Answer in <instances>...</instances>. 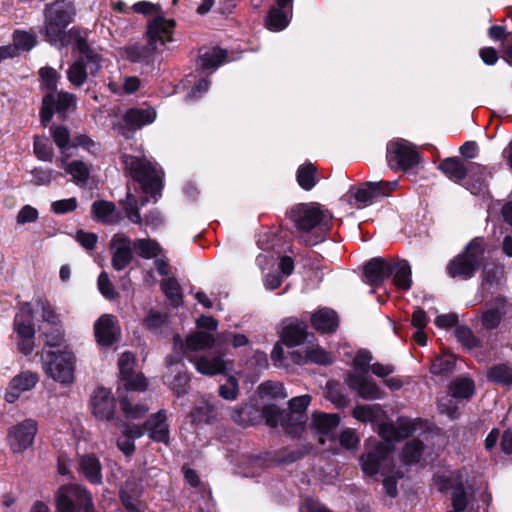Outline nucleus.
I'll list each match as a JSON object with an SVG mask.
<instances>
[{
    "label": "nucleus",
    "mask_w": 512,
    "mask_h": 512,
    "mask_svg": "<svg viewBox=\"0 0 512 512\" xmlns=\"http://www.w3.org/2000/svg\"><path fill=\"white\" fill-rule=\"evenodd\" d=\"M371 427L378 431L383 442L378 443L373 449L368 450L360 458L362 470L365 474L373 476L381 473L384 476L383 486L390 497L397 495L398 478L403 477V472L396 468L392 452L393 443L398 442L417 430L416 425L421 418H368Z\"/></svg>",
    "instance_id": "nucleus-1"
},
{
    "label": "nucleus",
    "mask_w": 512,
    "mask_h": 512,
    "mask_svg": "<svg viewBox=\"0 0 512 512\" xmlns=\"http://www.w3.org/2000/svg\"><path fill=\"white\" fill-rule=\"evenodd\" d=\"M122 163L129 175L140 183L146 194L154 195L161 188L162 173L157 163L145 155H122Z\"/></svg>",
    "instance_id": "nucleus-2"
},
{
    "label": "nucleus",
    "mask_w": 512,
    "mask_h": 512,
    "mask_svg": "<svg viewBox=\"0 0 512 512\" xmlns=\"http://www.w3.org/2000/svg\"><path fill=\"white\" fill-rule=\"evenodd\" d=\"M175 22L172 19H165L161 16L155 17L149 24L147 29L148 44L146 47L136 45L129 46L125 49L126 57L132 62H139L148 55L164 46L166 42L172 40V30Z\"/></svg>",
    "instance_id": "nucleus-3"
},
{
    "label": "nucleus",
    "mask_w": 512,
    "mask_h": 512,
    "mask_svg": "<svg viewBox=\"0 0 512 512\" xmlns=\"http://www.w3.org/2000/svg\"><path fill=\"white\" fill-rule=\"evenodd\" d=\"M41 359L43 370L54 381L62 385L74 382L75 355L72 351L43 349Z\"/></svg>",
    "instance_id": "nucleus-4"
},
{
    "label": "nucleus",
    "mask_w": 512,
    "mask_h": 512,
    "mask_svg": "<svg viewBox=\"0 0 512 512\" xmlns=\"http://www.w3.org/2000/svg\"><path fill=\"white\" fill-rule=\"evenodd\" d=\"M45 16V34L50 43L63 46L73 40V38L69 36L70 40L66 41L65 33V28L72 21L74 16V8L70 3L62 1L50 5L46 9Z\"/></svg>",
    "instance_id": "nucleus-5"
},
{
    "label": "nucleus",
    "mask_w": 512,
    "mask_h": 512,
    "mask_svg": "<svg viewBox=\"0 0 512 512\" xmlns=\"http://www.w3.org/2000/svg\"><path fill=\"white\" fill-rule=\"evenodd\" d=\"M291 221L299 231L309 232L316 229L321 235L329 230L332 216L317 204H298L289 213Z\"/></svg>",
    "instance_id": "nucleus-6"
},
{
    "label": "nucleus",
    "mask_w": 512,
    "mask_h": 512,
    "mask_svg": "<svg viewBox=\"0 0 512 512\" xmlns=\"http://www.w3.org/2000/svg\"><path fill=\"white\" fill-rule=\"evenodd\" d=\"M483 257V241L476 238L467 245L463 253L457 255L448 263L447 273L452 278L467 280L475 274Z\"/></svg>",
    "instance_id": "nucleus-7"
},
{
    "label": "nucleus",
    "mask_w": 512,
    "mask_h": 512,
    "mask_svg": "<svg viewBox=\"0 0 512 512\" xmlns=\"http://www.w3.org/2000/svg\"><path fill=\"white\" fill-rule=\"evenodd\" d=\"M57 508L60 512H94L91 494L86 488L77 485H63L58 489L56 496Z\"/></svg>",
    "instance_id": "nucleus-8"
},
{
    "label": "nucleus",
    "mask_w": 512,
    "mask_h": 512,
    "mask_svg": "<svg viewBox=\"0 0 512 512\" xmlns=\"http://www.w3.org/2000/svg\"><path fill=\"white\" fill-rule=\"evenodd\" d=\"M386 158L391 168L398 167L403 170L414 167L419 161L414 145L399 138L388 143Z\"/></svg>",
    "instance_id": "nucleus-9"
},
{
    "label": "nucleus",
    "mask_w": 512,
    "mask_h": 512,
    "mask_svg": "<svg viewBox=\"0 0 512 512\" xmlns=\"http://www.w3.org/2000/svg\"><path fill=\"white\" fill-rule=\"evenodd\" d=\"M37 429V423L32 418H27L11 427L7 441L12 452L22 453L28 449L33 444Z\"/></svg>",
    "instance_id": "nucleus-10"
},
{
    "label": "nucleus",
    "mask_w": 512,
    "mask_h": 512,
    "mask_svg": "<svg viewBox=\"0 0 512 512\" xmlns=\"http://www.w3.org/2000/svg\"><path fill=\"white\" fill-rule=\"evenodd\" d=\"M75 105V96L71 93L60 91L57 96L47 93L42 100L40 111L41 122L46 126L53 117L54 110L65 117L68 109Z\"/></svg>",
    "instance_id": "nucleus-11"
},
{
    "label": "nucleus",
    "mask_w": 512,
    "mask_h": 512,
    "mask_svg": "<svg viewBox=\"0 0 512 512\" xmlns=\"http://www.w3.org/2000/svg\"><path fill=\"white\" fill-rule=\"evenodd\" d=\"M345 382L351 390L363 399L376 400L384 397V391L367 374L349 371L346 374Z\"/></svg>",
    "instance_id": "nucleus-12"
},
{
    "label": "nucleus",
    "mask_w": 512,
    "mask_h": 512,
    "mask_svg": "<svg viewBox=\"0 0 512 512\" xmlns=\"http://www.w3.org/2000/svg\"><path fill=\"white\" fill-rule=\"evenodd\" d=\"M111 264L112 267L121 271L124 270L133 258V243L124 233H116L110 240Z\"/></svg>",
    "instance_id": "nucleus-13"
},
{
    "label": "nucleus",
    "mask_w": 512,
    "mask_h": 512,
    "mask_svg": "<svg viewBox=\"0 0 512 512\" xmlns=\"http://www.w3.org/2000/svg\"><path fill=\"white\" fill-rule=\"evenodd\" d=\"M136 358L131 352H124L118 360L121 380L128 390L143 391L147 387L146 379L134 372Z\"/></svg>",
    "instance_id": "nucleus-14"
},
{
    "label": "nucleus",
    "mask_w": 512,
    "mask_h": 512,
    "mask_svg": "<svg viewBox=\"0 0 512 512\" xmlns=\"http://www.w3.org/2000/svg\"><path fill=\"white\" fill-rule=\"evenodd\" d=\"M397 185V181L366 182L356 189L354 197L358 203L366 206L379 197L387 196Z\"/></svg>",
    "instance_id": "nucleus-15"
},
{
    "label": "nucleus",
    "mask_w": 512,
    "mask_h": 512,
    "mask_svg": "<svg viewBox=\"0 0 512 512\" xmlns=\"http://www.w3.org/2000/svg\"><path fill=\"white\" fill-rule=\"evenodd\" d=\"M94 333L100 345H112L120 335L116 317L110 314L102 315L94 324Z\"/></svg>",
    "instance_id": "nucleus-16"
},
{
    "label": "nucleus",
    "mask_w": 512,
    "mask_h": 512,
    "mask_svg": "<svg viewBox=\"0 0 512 512\" xmlns=\"http://www.w3.org/2000/svg\"><path fill=\"white\" fill-rule=\"evenodd\" d=\"M38 380V375L30 371L16 375L9 383L5 400L9 403L15 402L23 392L31 390L38 383Z\"/></svg>",
    "instance_id": "nucleus-17"
},
{
    "label": "nucleus",
    "mask_w": 512,
    "mask_h": 512,
    "mask_svg": "<svg viewBox=\"0 0 512 512\" xmlns=\"http://www.w3.org/2000/svg\"><path fill=\"white\" fill-rule=\"evenodd\" d=\"M90 407L94 416H113L115 412V399L109 389L96 388L90 399Z\"/></svg>",
    "instance_id": "nucleus-18"
},
{
    "label": "nucleus",
    "mask_w": 512,
    "mask_h": 512,
    "mask_svg": "<svg viewBox=\"0 0 512 512\" xmlns=\"http://www.w3.org/2000/svg\"><path fill=\"white\" fill-rule=\"evenodd\" d=\"M70 37L73 38L76 49L83 55L81 59L86 61L90 73L95 75L102 67L100 54L77 32L70 31Z\"/></svg>",
    "instance_id": "nucleus-19"
},
{
    "label": "nucleus",
    "mask_w": 512,
    "mask_h": 512,
    "mask_svg": "<svg viewBox=\"0 0 512 512\" xmlns=\"http://www.w3.org/2000/svg\"><path fill=\"white\" fill-rule=\"evenodd\" d=\"M33 316V304L29 302L21 303L19 311L14 318V330L18 337L35 335Z\"/></svg>",
    "instance_id": "nucleus-20"
},
{
    "label": "nucleus",
    "mask_w": 512,
    "mask_h": 512,
    "mask_svg": "<svg viewBox=\"0 0 512 512\" xmlns=\"http://www.w3.org/2000/svg\"><path fill=\"white\" fill-rule=\"evenodd\" d=\"M57 164L60 168L71 175L72 180L78 186H85L90 177L89 166L81 160L68 161L67 157H60L57 159Z\"/></svg>",
    "instance_id": "nucleus-21"
},
{
    "label": "nucleus",
    "mask_w": 512,
    "mask_h": 512,
    "mask_svg": "<svg viewBox=\"0 0 512 512\" xmlns=\"http://www.w3.org/2000/svg\"><path fill=\"white\" fill-rule=\"evenodd\" d=\"M468 174L471 178V183L468 189L472 194H483L487 191V181L492 178V172L487 167L477 163L469 164Z\"/></svg>",
    "instance_id": "nucleus-22"
},
{
    "label": "nucleus",
    "mask_w": 512,
    "mask_h": 512,
    "mask_svg": "<svg viewBox=\"0 0 512 512\" xmlns=\"http://www.w3.org/2000/svg\"><path fill=\"white\" fill-rule=\"evenodd\" d=\"M190 361L194 363L196 370L203 375L215 376L224 373L226 370V362L220 355L193 357L190 358Z\"/></svg>",
    "instance_id": "nucleus-23"
},
{
    "label": "nucleus",
    "mask_w": 512,
    "mask_h": 512,
    "mask_svg": "<svg viewBox=\"0 0 512 512\" xmlns=\"http://www.w3.org/2000/svg\"><path fill=\"white\" fill-rule=\"evenodd\" d=\"M366 282L379 285L389 275V265L382 258L371 259L364 267Z\"/></svg>",
    "instance_id": "nucleus-24"
},
{
    "label": "nucleus",
    "mask_w": 512,
    "mask_h": 512,
    "mask_svg": "<svg viewBox=\"0 0 512 512\" xmlns=\"http://www.w3.org/2000/svg\"><path fill=\"white\" fill-rule=\"evenodd\" d=\"M506 300L503 297H497L492 303L488 304L486 311L482 314L481 322L486 329L496 328L505 311Z\"/></svg>",
    "instance_id": "nucleus-25"
},
{
    "label": "nucleus",
    "mask_w": 512,
    "mask_h": 512,
    "mask_svg": "<svg viewBox=\"0 0 512 512\" xmlns=\"http://www.w3.org/2000/svg\"><path fill=\"white\" fill-rule=\"evenodd\" d=\"M313 327L322 333H331L338 327V317L335 311L323 308L311 316Z\"/></svg>",
    "instance_id": "nucleus-26"
},
{
    "label": "nucleus",
    "mask_w": 512,
    "mask_h": 512,
    "mask_svg": "<svg viewBox=\"0 0 512 512\" xmlns=\"http://www.w3.org/2000/svg\"><path fill=\"white\" fill-rule=\"evenodd\" d=\"M156 118V111L151 108H131L123 116L126 125L132 128H141L151 124Z\"/></svg>",
    "instance_id": "nucleus-27"
},
{
    "label": "nucleus",
    "mask_w": 512,
    "mask_h": 512,
    "mask_svg": "<svg viewBox=\"0 0 512 512\" xmlns=\"http://www.w3.org/2000/svg\"><path fill=\"white\" fill-rule=\"evenodd\" d=\"M265 425L275 428L280 425L285 434L290 437H300L305 431L306 425L301 418H264Z\"/></svg>",
    "instance_id": "nucleus-28"
},
{
    "label": "nucleus",
    "mask_w": 512,
    "mask_h": 512,
    "mask_svg": "<svg viewBox=\"0 0 512 512\" xmlns=\"http://www.w3.org/2000/svg\"><path fill=\"white\" fill-rule=\"evenodd\" d=\"M80 471L85 478L92 484H100L102 482V467L99 459L92 454L81 457Z\"/></svg>",
    "instance_id": "nucleus-29"
},
{
    "label": "nucleus",
    "mask_w": 512,
    "mask_h": 512,
    "mask_svg": "<svg viewBox=\"0 0 512 512\" xmlns=\"http://www.w3.org/2000/svg\"><path fill=\"white\" fill-rule=\"evenodd\" d=\"M312 429L318 436L321 444L326 440L333 439L336 435V429L339 425L340 418H312Z\"/></svg>",
    "instance_id": "nucleus-30"
},
{
    "label": "nucleus",
    "mask_w": 512,
    "mask_h": 512,
    "mask_svg": "<svg viewBox=\"0 0 512 512\" xmlns=\"http://www.w3.org/2000/svg\"><path fill=\"white\" fill-rule=\"evenodd\" d=\"M92 214L97 221L105 224H116L121 219L115 205L109 201H95L92 204Z\"/></svg>",
    "instance_id": "nucleus-31"
},
{
    "label": "nucleus",
    "mask_w": 512,
    "mask_h": 512,
    "mask_svg": "<svg viewBox=\"0 0 512 512\" xmlns=\"http://www.w3.org/2000/svg\"><path fill=\"white\" fill-rule=\"evenodd\" d=\"M439 169L452 181L460 182L468 175L469 166L467 167L459 158L451 157L444 159Z\"/></svg>",
    "instance_id": "nucleus-32"
},
{
    "label": "nucleus",
    "mask_w": 512,
    "mask_h": 512,
    "mask_svg": "<svg viewBox=\"0 0 512 512\" xmlns=\"http://www.w3.org/2000/svg\"><path fill=\"white\" fill-rule=\"evenodd\" d=\"M304 358L299 356V359H294L296 363L300 364L302 362H312L319 365H328L331 364L333 358L330 353H328L325 349L320 347L317 344H309L303 349Z\"/></svg>",
    "instance_id": "nucleus-33"
},
{
    "label": "nucleus",
    "mask_w": 512,
    "mask_h": 512,
    "mask_svg": "<svg viewBox=\"0 0 512 512\" xmlns=\"http://www.w3.org/2000/svg\"><path fill=\"white\" fill-rule=\"evenodd\" d=\"M389 274H393V282L398 288L402 290L411 288V267L406 260L389 265Z\"/></svg>",
    "instance_id": "nucleus-34"
},
{
    "label": "nucleus",
    "mask_w": 512,
    "mask_h": 512,
    "mask_svg": "<svg viewBox=\"0 0 512 512\" xmlns=\"http://www.w3.org/2000/svg\"><path fill=\"white\" fill-rule=\"evenodd\" d=\"M146 432L152 440L166 443L169 439L166 418H147Z\"/></svg>",
    "instance_id": "nucleus-35"
},
{
    "label": "nucleus",
    "mask_w": 512,
    "mask_h": 512,
    "mask_svg": "<svg viewBox=\"0 0 512 512\" xmlns=\"http://www.w3.org/2000/svg\"><path fill=\"white\" fill-rule=\"evenodd\" d=\"M215 341L216 340L210 333L197 331L190 334L186 338V343L184 344V347L188 351L196 352L211 348L214 345Z\"/></svg>",
    "instance_id": "nucleus-36"
},
{
    "label": "nucleus",
    "mask_w": 512,
    "mask_h": 512,
    "mask_svg": "<svg viewBox=\"0 0 512 512\" xmlns=\"http://www.w3.org/2000/svg\"><path fill=\"white\" fill-rule=\"evenodd\" d=\"M39 333L45 345L50 348L60 347L64 342V335L59 325L41 324Z\"/></svg>",
    "instance_id": "nucleus-37"
},
{
    "label": "nucleus",
    "mask_w": 512,
    "mask_h": 512,
    "mask_svg": "<svg viewBox=\"0 0 512 512\" xmlns=\"http://www.w3.org/2000/svg\"><path fill=\"white\" fill-rule=\"evenodd\" d=\"M424 452L422 441L413 439L407 442L402 450L401 459L404 464H417L420 462Z\"/></svg>",
    "instance_id": "nucleus-38"
},
{
    "label": "nucleus",
    "mask_w": 512,
    "mask_h": 512,
    "mask_svg": "<svg viewBox=\"0 0 512 512\" xmlns=\"http://www.w3.org/2000/svg\"><path fill=\"white\" fill-rule=\"evenodd\" d=\"M306 327L303 324L288 325L282 331V340L288 346L300 345L306 338Z\"/></svg>",
    "instance_id": "nucleus-39"
},
{
    "label": "nucleus",
    "mask_w": 512,
    "mask_h": 512,
    "mask_svg": "<svg viewBox=\"0 0 512 512\" xmlns=\"http://www.w3.org/2000/svg\"><path fill=\"white\" fill-rule=\"evenodd\" d=\"M257 393L261 398L284 399L288 396L283 383L271 380L261 383L257 387Z\"/></svg>",
    "instance_id": "nucleus-40"
},
{
    "label": "nucleus",
    "mask_w": 512,
    "mask_h": 512,
    "mask_svg": "<svg viewBox=\"0 0 512 512\" xmlns=\"http://www.w3.org/2000/svg\"><path fill=\"white\" fill-rule=\"evenodd\" d=\"M133 247L141 257L146 259L156 258L162 252L160 245L151 239H137L133 242Z\"/></svg>",
    "instance_id": "nucleus-41"
},
{
    "label": "nucleus",
    "mask_w": 512,
    "mask_h": 512,
    "mask_svg": "<svg viewBox=\"0 0 512 512\" xmlns=\"http://www.w3.org/2000/svg\"><path fill=\"white\" fill-rule=\"evenodd\" d=\"M226 58V52L220 48H211L200 55L202 69H216Z\"/></svg>",
    "instance_id": "nucleus-42"
},
{
    "label": "nucleus",
    "mask_w": 512,
    "mask_h": 512,
    "mask_svg": "<svg viewBox=\"0 0 512 512\" xmlns=\"http://www.w3.org/2000/svg\"><path fill=\"white\" fill-rule=\"evenodd\" d=\"M316 167L312 163L301 165L297 170V182L304 190H311L315 185Z\"/></svg>",
    "instance_id": "nucleus-43"
},
{
    "label": "nucleus",
    "mask_w": 512,
    "mask_h": 512,
    "mask_svg": "<svg viewBox=\"0 0 512 512\" xmlns=\"http://www.w3.org/2000/svg\"><path fill=\"white\" fill-rule=\"evenodd\" d=\"M449 391L459 400L466 399L473 395L474 383L469 378L460 377L451 383Z\"/></svg>",
    "instance_id": "nucleus-44"
},
{
    "label": "nucleus",
    "mask_w": 512,
    "mask_h": 512,
    "mask_svg": "<svg viewBox=\"0 0 512 512\" xmlns=\"http://www.w3.org/2000/svg\"><path fill=\"white\" fill-rule=\"evenodd\" d=\"M289 20L290 15L288 12L278 8H271L266 19V25L270 30L281 31L288 25Z\"/></svg>",
    "instance_id": "nucleus-45"
},
{
    "label": "nucleus",
    "mask_w": 512,
    "mask_h": 512,
    "mask_svg": "<svg viewBox=\"0 0 512 512\" xmlns=\"http://www.w3.org/2000/svg\"><path fill=\"white\" fill-rule=\"evenodd\" d=\"M87 76L88 73L83 59L74 62L67 70V78L75 87H81L86 82Z\"/></svg>",
    "instance_id": "nucleus-46"
},
{
    "label": "nucleus",
    "mask_w": 512,
    "mask_h": 512,
    "mask_svg": "<svg viewBox=\"0 0 512 512\" xmlns=\"http://www.w3.org/2000/svg\"><path fill=\"white\" fill-rule=\"evenodd\" d=\"M488 378L502 385L512 384V366L499 364L492 367L488 372Z\"/></svg>",
    "instance_id": "nucleus-47"
},
{
    "label": "nucleus",
    "mask_w": 512,
    "mask_h": 512,
    "mask_svg": "<svg viewBox=\"0 0 512 512\" xmlns=\"http://www.w3.org/2000/svg\"><path fill=\"white\" fill-rule=\"evenodd\" d=\"M460 401L450 391L438 399V409L442 414L451 416L458 412Z\"/></svg>",
    "instance_id": "nucleus-48"
},
{
    "label": "nucleus",
    "mask_w": 512,
    "mask_h": 512,
    "mask_svg": "<svg viewBox=\"0 0 512 512\" xmlns=\"http://www.w3.org/2000/svg\"><path fill=\"white\" fill-rule=\"evenodd\" d=\"M373 356L368 350H359L353 358L352 366L358 374H367L370 371Z\"/></svg>",
    "instance_id": "nucleus-49"
},
{
    "label": "nucleus",
    "mask_w": 512,
    "mask_h": 512,
    "mask_svg": "<svg viewBox=\"0 0 512 512\" xmlns=\"http://www.w3.org/2000/svg\"><path fill=\"white\" fill-rule=\"evenodd\" d=\"M326 397L336 408L341 409L347 405V398L342 393L339 384L329 381L326 385Z\"/></svg>",
    "instance_id": "nucleus-50"
},
{
    "label": "nucleus",
    "mask_w": 512,
    "mask_h": 512,
    "mask_svg": "<svg viewBox=\"0 0 512 512\" xmlns=\"http://www.w3.org/2000/svg\"><path fill=\"white\" fill-rule=\"evenodd\" d=\"M311 396L308 394L291 398L288 401V412L290 415H303L311 403Z\"/></svg>",
    "instance_id": "nucleus-51"
},
{
    "label": "nucleus",
    "mask_w": 512,
    "mask_h": 512,
    "mask_svg": "<svg viewBox=\"0 0 512 512\" xmlns=\"http://www.w3.org/2000/svg\"><path fill=\"white\" fill-rule=\"evenodd\" d=\"M452 505L456 512H463L469 505L470 512H473L474 505L472 500H468L466 492L462 486L456 487L452 493Z\"/></svg>",
    "instance_id": "nucleus-52"
},
{
    "label": "nucleus",
    "mask_w": 512,
    "mask_h": 512,
    "mask_svg": "<svg viewBox=\"0 0 512 512\" xmlns=\"http://www.w3.org/2000/svg\"><path fill=\"white\" fill-rule=\"evenodd\" d=\"M39 76L43 86L50 91L49 93H53V91L57 89L60 75L55 69L51 67H43L39 70Z\"/></svg>",
    "instance_id": "nucleus-53"
},
{
    "label": "nucleus",
    "mask_w": 512,
    "mask_h": 512,
    "mask_svg": "<svg viewBox=\"0 0 512 512\" xmlns=\"http://www.w3.org/2000/svg\"><path fill=\"white\" fill-rule=\"evenodd\" d=\"M161 286L163 292L171 301V304L173 306H179L181 303V294L178 282L173 278H169L163 281Z\"/></svg>",
    "instance_id": "nucleus-54"
},
{
    "label": "nucleus",
    "mask_w": 512,
    "mask_h": 512,
    "mask_svg": "<svg viewBox=\"0 0 512 512\" xmlns=\"http://www.w3.org/2000/svg\"><path fill=\"white\" fill-rule=\"evenodd\" d=\"M307 447L301 449L285 450L274 455L272 460L278 464H290L301 459L306 453Z\"/></svg>",
    "instance_id": "nucleus-55"
},
{
    "label": "nucleus",
    "mask_w": 512,
    "mask_h": 512,
    "mask_svg": "<svg viewBox=\"0 0 512 512\" xmlns=\"http://www.w3.org/2000/svg\"><path fill=\"white\" fill-rule=\"evenodd\" d=\"M239 394V383L238 380L230 376L226 382L219 387V395L228 401H233L238 397Z\"/></svg>",
    "instance_id": "nucleus-56"
},
{
    "label": "nucleus",
    "mask_w": 512,
    "mask_h": 512,
    "mask_svg": "<svg viewBox=\"0 0 512 512\" xmlns=\"http://www.w3.org/2000/svg\"><path fill=\"white\" fill-rule=\"evenodd\" d=\"M34 152L37 157L43 161L52 160L53 150L47 138L39 136L34 137Z\"/></svg>",
    "instance_id": "nucleus-57"
},
{
    "label": "nucleus",
    "mask_w": 512,
    "mask_h": 512,
    "mask_svg": "<svg viewBox=\"0 0 512 512\" xmlns=\"http://www.w3.org/2000/svg\"><path fill=\"white\" fill-rule=\"evenodd\" d=\"M455 360L452 356H444L435 359L430 367V371L434 375H442L453 370Z\"/></svg>",
    "instance_id": "nucleus-58"
},
{
    "label": "nucleus",
    "mask_w": 512,
    "mask_h": 512,
    "mask_svg": "<svg viewBox=\"0 0 512 512\" xmlns=\"http://www.w3.org/2000/svg\"><path fill=\"white\" fill-rule=\"evenodd\" d=\"M123 204L127 218L135 224H140L142 219L137 207L136 197L131 193H128Z\"/></svg>",
    "instance_id": "nucleus-59"
},
{
    "label": "nucleus",
    "mask_w": 512,
    "mask_h": 512,
    "mask_svg": "<svg viewBox=\"0 0 512 512\" xmlns=\"http://www.w3.org/2000/svg\"><path fill=\"white\" fill-rule=\"evenodd\" d=\"M14 48L28 51L34 47L36 39L34 35L28 32L16 31L13 36Z\"/></svg>",
    "instance_id": "nucleus-60"
},
{
    "label": "nucleus",
    "mask_w": 512,
    "mask_h": 512,
    "mask_svg": "<svg viewBox=\"0 0 512 512\" xmlns=\"http://www.w3.org/2000/svg\"><path fill=\"white\" fill-rule=\"evenodd\" d=\"M173 342H174L173 354L169 355L166 358V364L169 367L180 363L183 358V355L186 351V349L184 347L183 340L180 335H175L173 337Z\"/></svg>",
    "instance_id": "nucleus-61"
},
{
    "label": "nucleus",
    "mask_w": 512,
    "mask_h": 512,
    "mask_svg": "<svg viewBox=\"0 0 512 512\" xmlns=\"http://www.w3.org/2000/svg\"><path fill=\"white\" fill-rule=\"evenodd\" d=\"M97 285L100 293L106 299L112 300L116 298L117 293L115 292L114 286L106 272H102L99 275Z\"/></svg>",
    "instance_id": "nucleus-62"
},
{
    "label": "nucleus",
    "mask_w": 512,
    "mask_h": 512,
    "mask_svg": "<svg viewBox=\"0 0 512 512\" xmlns=\"http://www.w3.org/2000/svg\"><path fill=\"white\" fill-rule=\"evenodd\" d=\"M53 140L59 149L67 148L70 143V133L64 126H52L50 128Z\"/></svg>",
    "instance_id": "nucleus-63"
},
{
    "label": "nucleus",
    "mask_w": 512,
    "mask_h": 512,
    "mask_svg": "<svg viewBox=\"0 0 512 512\" xmlns=\"http://www.w3.org/2000/svg\"><path fill=\"white\" fill-rule=\"evenodd\" d=\"M165 322L166 316L155 310H151L144 320L145 326L154 333H157Z\"/></svg>",
    "instance_id": "nucleus-64"
}]
</instances>
